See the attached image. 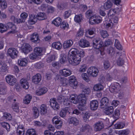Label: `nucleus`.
<instances>
[{"mask_svg":"<svg viewBox=\"0 0 135 135\" xmlns=\"http://www.w3.org/2000/svg\"><path fill=\"white\" fill-rule=\"evenodd\" d=\"M70 99L71 100V102L74 104L79 103L78 107L80 110L83 111L85 109L84 104L86 103L87 99L85 94H80L77 97L75 95L72 94L70 97Z\"/></svg>","mask_w":135,"mask_h":135,"instance_id":"obj_1","label":"nucleus"},{"mask_svg":"<svg viewBox=\"0 0 135 135\" xmlns=\"http://www.w3.org/2000/svg\"><path fill=\"white\" fill-rule=\"evenodd\" d=\"M81 61V57L80 55L75 56H70L69 60V63L74 66L78 65Z\"/></svg>","mask_w":135,"mask_h":135,"instance_id":"obj_2","label":"nucleus"},{"mask_svg":"<svg viewBox=\"0 0 135 135\" xmlns=\"http://www.w3.org/2000/svg\"><path fill=\"white\" fill-rule=\"evenodd\" d=\"M102 21V18L100 16L94 15L90 17L89 22L91 25L98 24L101 23Z\"/></svg>","mask_w":135,"mask_h":135,"instance_id":"obj_3","label":"nucleus"},{"mask_svg":"<svg viewBox=\"0 0 135 135\" xmlns=\"http://www.w3.org/2000/svg\"><path fill=\"white\" fill-rule=\"evenodd\" d=\"M120 88L119 84L118 83L115 82L110 85L109 87V90L112 93H116L119 91Z\"/></svg>","mask_w":135,"mask_h":135,"instance_id":"obj_4","label":"nucleus"},{"mask_svg":"<svg viewBox=\"0 0 135 135\" xmlns=\"http://www.w3.org/2000/svg\"><path fill=\"white\" fill-rule=\"evenodd\" d=\"M60 117L57 116L54 117L52 119V121L55 125L56 127L58 129L61 128L62 124V122L59 119Z\"/></svg>","mask_w":135,"mask_h":135,"instance_id":"obj_5","label":"nucleus"},{"mask_svg":"<svg viewBox=\"0 0 135 135\" xmlns=\"http://www.w3.org/2000/svg\"><path fill=\"white\" fill-rule=\"evenodd\" d=\"M18 52L17 50L14 48H10L7 51V54L12 59H15L17 56Z\"/></svg>","mask_w":135,"mask_h":135,"instance_id":"obj_6","label":"nucleus"},{"mask_svg":"<svg viewBox=\"0 0 135 135\" xmlns=\"http://www.w3.org/2000/svg\"><path fill=\"white\" fill-rule=\"evenodd\" d=\"M99 71L97 68L95 67H91L88 69L87 73L88 74L94 77H96L98 74Z\"/></svg>","mask_w":135,"mask_h":135,"instance_id":"obj_7","label":"nucleus"},{"mask_svg":"<svg viewBox=\"0 0 135 135\" xmlns=\"http://www.w3.org/2000/svg\"><path fill=\"white\" fill-rule=\"evenodd\" d=\"M103 42L99 38H94L93 41V47L97 49H99L103 46Z\"/></svg>","mask_w":135,"mask_h":135,"instance_id":"obj_8","label":"nucleus"},{"mask_svg":"<svg viewBox=\"0 0 135 135\" xmlns=\"http://www.w3.org/2000/svg\"><path fill=\"white\" fill-rule=\"evenodd\" d=\"M5 26L7 28V31L8 30L11 29V30L8 32L9 33H14L16 32V26L12 22H9L6 23Z\"/></svg>","mask_w":135,"mask_h":135,"instance_id":"obj_9","label":"nucleus"},{"mask_svg":"<svg viewBox=\"0 0 135 135\" xmlns=\"http://www.w3.org/2000/svg\"><path fill=\"white\" fill-rule=\"evenodd\" d=\"M6 79V82L10 85H14L16 81V79L12 75L7 76Z\"/></svg>","mask_w":135,"mask_h":135,"instance_id":"obj_10","label":"nucleus"},{"mask_svg":"<svg viewBox=\"0 0 135 135\" xmlns=\"http://www.w3.org/2000/svg\"><path fill=\"white\" fill-rule=\"evenodd\" d=\"M50 104L54 110L58 109L60 108L59 104L57 102L55 98H51L50 100Z\"/></svg>","mask_w":135,"mask_h":135,"instance_id":"obj_11","label":"nucleus"},{"mask_svg":"<svg viewBox=\"0 0 135 135\" xmlns=\"http://www.w3.org/2000/svg\"><path fill=\"white\" fill-rule=\"evenodd\" d=\"M24 46L22 49L23 52L25 54H27L32 50V47L28 44L25 43L24 44Z\"/></svg>","mask_w":135,"mask_h":135,"instance_id":"obj_12","label":"nucleus"},{"mask_svg":"<svg viewBox=\"0 0 135 135\" xmlns=\"http://www.w3.org/2000/svg\"><path fill=\"white\" fill-rule=\"evenodd\" d=\"M126 58V55L125 54H123L120 55L117 60V65L119 66L123 65L125 62V60Z\"/></svg>","mask_w":135,"mask_h":135,"instance_id":"obj_13","label":"nucleus"},{"mask_svg":"<svg viewBox=\"0 0 135 135\" xmlns=\"http://www.w3.org/2000/svg\"><path fill=\"white\" fill-rule=\"evenodd\" d=\"M104 127L103 123L101 121H99L94 124V130L96 131H100L103 129Z\"/></svg>","mask_w":135,"mask_h":135,"instance_id":"obj_14","label":"nucleus"},{"mask_svg":"<svg viewBox=\"0 0 135 135\" xmlns=\"http://www.w3.org/2000/svg\"><path fill=\"white\" fill-rule=\"evenodd\" d=\"M100 103V105L101 108H105L109 105V100L107 98H103L101 100Z\"/></svg>","mask_w":135,"mask_h":135,"instance_id":"obj_15","label":"nucleus"},{"mask_svg":"<svg viewBox=\"0 0 135 135\" xmlns=\"http://www.w3.org/2000/svg\"><path fill=\"white\" fill-rule=\"evenodd\" d=\"M113 6L112 2L111 0H107L105 2L104 5L101 6L102 8L105 10H108L111 8Z\"/></svg>","mask_w":135,"mask_h":135,"instance_id":"obj_16","label":"nucleus"},{"mask_svg":"<svg viewBox=\"0 0 135 135\" xmlns=\"http://www.w3.org/2000/svg\"><path fill=\"white\" fill-rule=\"evenodd\" d=\"M79 44V46L83 48L88 47L90 45L89 42L86 40L83 39H81L80 40Z\"/></svg>","mask_w":135,"mask_h":135,"instance_id":"obj_17","label":"nucleus"},{"mask_svg":"<svg viewBox=\"0 0 135 135\" xmlns=\"http://www.w3.org/2000/svg\"><path fill=\"white\" fill-rule=\"evenodd\" d=\"M41 76L40 74H37L33 76L32 78V82L37 84L39 83L41 80Z\"/></svg>","mask_w":135,"mask_h":135,"instance_id":"obj_18","label":"nucleus"},{"mask_svg":"<svg viewBox=\"0 0 135 135\" xmlns=\"http://www.w3.org/2000/svg\"><path fill=\"white\" fill-rule=\"evenodd\" d=\"M25 133V129L23 125H19L16 130L17 135H24Z\"/></svg>","mask_w":135,"mask_h":135,"instance_id":"obj_19","label":"nucleus"},{"mask_svg":"<svg viewBox=\"0 0 135 135\" xmlns=\"http://www.w3.org/2000/svg\"><path fill=\"white\" fill-rule=\"evenodd\" d=\"M73 42L71 40H69L65 41L63 44V48L67 49L73 45Z\"/></svg>","mask_w":135,"mask_h":135,"instance_id":"obj_20","label":"nucleus"},{"mask_svg":"<svg viewBox=\"0 0 135 135\" xmlns=\"http://www.w3.org/2000/svg\"><path fill=\"white\" fill-rule=\"evenodd\" d=\"M34 52L38 56H41L44 54L45 52V49H43L42 48L40 47H36L34 50Z\"/></svg>","mask_w":135,"mask_h":135,"instance_id":"obj_21","label":"nucleus"},{"mask_svg":"<svg viewBox=\"0 0 135 135\" xmlns=\"http://www.w3.org/2000/svg\"><path fill=\"white\" fill-rule=\"evenodd\" d=\"M31 40L33 42L35 43H38L40 39L38 38V35L37 33H33L31 36Z\"/></svg>","mask_w":135,"mask_h":135,"instance_id":"obj_22","label":"nucleus"},{"mask_svg":"<svg viewBox=\"0 0 135 135\" xmlns=\"http://www.w3.org/2000/svg\"><path fill=\"white\" fill-rule=\"evenodd\" d=\"M47 91V88L45 87H42L36 91V94L37 95H41L46 93Z\"/></svg>","mask_w":135,"mask_h":135,"instance_id":"obj_23","label":"nucleus"},{"mask_svg":"<svg viewBox=\"0 0 135 135\" xmlns=\"http://www.w3.org/2000/svg\"><path fill=\"white\" fill-rule=\"evenodd\" d=\"M59 73L65 77L70 75L71 73V71L70 70L65 69L60 70L59 71Z\"/></svg>","mask_w":135,"mask_h":135,"instance_id":"obj_24","label":"nucleus"},{"mask_svg":"<svg viewBox=\"0 0 135 135\" xmlns=\"http://www.w3.org/2000/svg\"><path fill=\"white\" fill-rule=\"evenodd\" d=\"M36 16L34 14L30 15L28 23L30 25H33L37 21V19Z\"/></svg>","mask_w":135,"mask_h":135,"instance_id":"obj_25","label":"nucleus"},{"mask_svg":"<svg viewBox=\"0 0 135 135\" xmlns=\"http://www.w3.org/2000/svg\"><path fill=\"white\" fill-rule=\"evenodd\" d=\"M98 105V102L97 100H93L90 103V109L92 110H95L97 108Z\"/></svg>","mask_w":135,"mask_h":135,"instance_id":"obj_26","label":"nucleus"},{"mask_svg":"<svg viewBox=\"0 0 135 135\" xmlns=\"http://www.w3.org/2000/svg\"><path fill=\"white\" fill-rule=\"evenodd\" d=\"M19 107V104L18 103L14 102L12 104V108L14 111L17 113H18L20 112L22 113V111L21 110H20Z\"/></svg>","mask_w":135,"mask_h":135,"instance_id":"obj_27","label":"nucleus"},{"mask_svg":"<svg viewBox=\"0 0 135 135\" xmlns=\"http://www.w3.org/2000/svg\"><path fill=\"white\" fill-rule=\"evenodd\" d=\"M91 127L88 124L83 125L80 128V131L82 132H87L91 130Z\"/></svg>","mask_w":135,"mask_h":135,"instance_id":"obj_28","label":"nucleus"},{"mask_svg":"<svg viewBox=\"0 0 135 135\" xmlns=\"http://www.w3.org/2000/svg\"><path fill=\"white\" fill-rule=\"evenodd\" d=\"M8 69V66L6 64L4 63L2 64V62L0 60V73L1 72H6Z\"/></svg>","mask_w":135,"mask_h":135,"instance_id":"obj_29","label":"nucleus"},{"mask_svg":"<svg viewBox=\"0 0 135 135\" xmlns=\"http://www.w3.org/2000/svg\"><path fill=\"white\" fill-rule=\"evenodd\" d=\"M7 87L4 84L0 83V94L3 95L6 93Z\"/></svg>","mask_w":135,"mask_h":135,"instance_id":"obj_30","label":"nucleus"},{"mask_svg":"<svg viewBox=\"0 0 135 135\" xmlns=\"http://www.w3.org/2000/svg\"><path fill=\"white\" fill-rule=\"evenodd\" d=\"M20 83L21 86L25 89H28L29 87L28 83L27 80L24 79H22L20 81Z\"/></svg>","mask_w":135,"mask_h":135,"instance_id":"obj_31","label":"nucleus"},{"mask_svg":"<svg viewBox=\"0 0 135 135\" xmlns=\"http://www.w3.org/2000/svg\"><path fill=\"white\" fill-rule=\"evenodd\" d=\"M36 18L38 20H42L46 19L47 17L45 13L40 12L37 14Z\"/></svg>","mask_w":135,"mask_h":135,"instance_id":"obj_32","label":"nucleus"},{"mask_svg":"<svg viewBox=\"0 0 135 135\" xmlns=\"http://www.w3.org/2000/svg\"><path fill=\"white\" fill-rule=\"evenodd\" d=\"M52 47L57 50H59L62 48L61 44L60 42H53L52 45Z\"/></svg>","mask_w":135,"mask_h":135,"instance_id":"obj_33","label":"nucleus"},{"mask_svg":"<svg viewBox=\"0 0 135 135\" xmlns=\"http://www.w3.org/2000/svg\"><path fill=\"white\" fill-rule=\"evenodd\" d=\"M69 83L70 85L73 87V85L74 86H75L78 84V82L76 81V78L74 76H71L70 78Z\"/></svg>","mask_w":135,"mask_h":135,"instance_id":"obj_34","label":"nucleus"},{"mask_svg":"<svg viewBox=\"0 0 135 135\" xmlns=\"http://www.w3.org/2000/svg\"><path fill=\"white\" fill-rule=\"evenodd\" d=\"M28 63V61L26 58L21 59L18 60V63L20 66H26Z\"/></svg>","mask_w":135,"mask_h":135,"instance_id":"obj_35","label":"nucleus"},{"mask_svg":"<svg viewBox=\"0 0 135 135\" xmlns=\"http://www.w3.org/2000/svg\"><path fill=\"white\" fill-rule=\"evenodd\" d=\"M45 135H64V133L62 132L58 131L55 132L54 134L50 132L49 131L46 130L44 132Z\"/></svg>","mask_w":135,"mask_h":135,"instance_id":"obj_36","label":"nucleus"},{"mask_svg":"<svg viewBox=\"0 0 135 135\" xmlns=\"http://www.w3.org/2000/svg\"><path fill=\"white\" fill-rule=\"evenodd\" d=\"M68 112V108L67 107L63 108L61 110L60 113V115L61 117L64 118L65 116L66 113Z\"/></svg>","mask_w":135,"mask_h":135,"instance_id":"obj_37","label":"nucleus"},{"mask_svg":"<svg viewBox=\"0 0 135 135\" xmlns=\"http://www.w3.org/2000/svg\"><path fill=\"white\" fill-rule=\"evenodd\" d=\"M32 98L30 94L27 95L25 97V99L23 100V103L27 104H29Z\"/></svg>","mask_w":135,"mask_h":135,"instance_id":"obj_38","label":"nucleus"},{"mask_svg":"<svg viewBox=\"0 0 135 135\" xmlns=\"http://www.w3.org/2000/svg\"><path fill=\"white\" fill-rule=\"evenodd\" d=\"M103 89V86L100 84H95L93 87L94 90L95 91H100Z\"/></svg>","mask_w":135,"mask_h":135,"instance_id":"obj_39","label":"nucleus"},{"mask_svg":"<svg viewBox=\"0 0 135 135\" xmlns=\"http://www.w3.org/2000/svg\"><path fill=\"white\" fill-rule=\"evenodd\" d=\"M82 15L81 14L76 15L74 17V21L77 22L79 23L82 20Z\"/></svg>","mask_w":135,"mask_h":135,"instance_id":"obj_40","label":"nucleus"},{"mask_svg":"<svg viewBox=\"0 0 135 135\" xmlns=\"http://www.w3.org/2000/svg\"><path fill=\"white\" fill-rule=\"evenodd\" d=\"M61 20L60 17H57L55 18L52 22V23L57 26H59L61 24Z\"/></svg>","mask_w":135,"mask_h":135,"instance_id":"obj_41","label":"nucleus"},{"mask_svg":"<svg viewBox=\"0 0 135 135\" xmlns=\"http://www.w3.org/2000/svg\"><path fill=\"white\" fill-rule=\"evenodd\" d=\"M113 111V107L110 106L106 108L105 111V113L107 115H110L112 114Z\"/></svg>","mask_w":135,"mask_h":135,"instance_id":"obj_42","label":"nucleus"},{"mask_svg":"<svg viewBox=\"0 0 135 135\" xmlns=\"http://www.w3.org/2000/svg\"><path fill=\"white\" fill-rule=\"evenodd\" d=\"M116 13L115 9L111 8L109 11L107 15L108 17H113Z\"/></svg>","mask_w":135,"mask_h":135,"instance_id":"obj_43","label":"nucleus"},{"mask_svg":"<svg viewBox=\"0 0 135 135\" xmlns=\"http://www.w3.org/2000/svg\"><path fill=\"white\" fill-rule=\"evenodd\" d=\"M120 115L119 111V110H115L114 113L113 115V117L115 119L114 121L115 122L119 118V116Z\"/></svg>","mask_w":135,"mask_h":135,"instance_id":"obj_44","label":"nucleus"},{"mask_svg":"<svg viewBox=\"0 0 135 135\" xmlns=\"http://www.w3.org/2000/svg\"><path fill=\"white\" fill-rule=\"evenodd\" d=\"M107 52L112 56H113L115 53V51L114 49L112 47H110L107 48Z\"/></svg>","mask_w":135,"mask_h":135,"instance_id":"obj_45","label":"nucleus"},{"mask_svg":"<svg viewBox=\"0 0 135 135\" xmlns=\"http://www.w3.org/2000/svg\"><path fill=\"white\" fill-rule=\"evenodd\" d=\"M130 132V130L126 129L124 130L119 131L118 133L119 135H128Z\"/></svg>","mask_w":135,"mask_h":135,"instance_id":"obj_46","label":"nucleus"},{"mask_svg":"<svg viewBox=\"0 0 135 135\" xmlns=\"http://www.w3.org/2000/svg\"><path fill=\"white\" fill-rule=\"evenodd\" d=\"M69 123L71 124H73L74 125L76 126L79 123V120L75 117H72L70 119Z\"/></svg>","mask_w":135,"mask_h":135,"instance_id":"obj_47","label":"nucleus"},{"mask_svg":"<svg viewBox=\"0 0 135 135\" xmlns=\"http://www.w3.org/2000/svg\"><path fill=\"white\" fill-rule=\"evenodd\" d=\"M33 111L34 116L35 118H37L39 115V113L37 107H33Z\"/></svg>","mask_w":135,"mask_h":135,"instance_id":"obj_48","label":"nucleus"},{"mask_svg":"<svg viewBox=\"0 0 135 135\" xmlns=\"http://www.w3.org/2000/svg\"><path fill=\"white\" fill-rule=\"evenodd\" d=\"M3 117L6 119L7 120L10 121L12 119V117L11 115L7 113H4Z\"/></svg>","mask_w":135,"mask_h":135,"instance_id":"obj_49","label":"nucleus"},{"mask_svg":"<svg viewBox=\"0 0 135 135\" xmlns=\"http://www.w3.org/2000/svg\"><path fill=\"white\" fill-rule=\"evenodd\" d=\"M114 46L117 49L119 50H122V47L120 44L119 41L117 39H115Z\"/></svg>","mask_w":135,"mask_h":135,"instance_id":"obj_50","label":"nucleus"},{"mask_svg":"<svg viewBox=\"0 0 135 135\" xmlns=\"http://www.w3.org/2000/svg\"><path fill=\"white\" fill-rule=\"evenodd\" d=\"M1 126L5 128L8 131H9L10 127L9 125L7 123L3 122L1 123Z\"/></svg>","mask_w":135,"mask_h":135,"instance_id":"obj_51","label":"nucleus"},{"mask_svg":"<svg viewBox=\"0 0 135 135\" xmlns=\"http://www.w3.org/2000/svg\"><path fill=\"white\" fill-rule=\"evenodd\" d=\"M0 6L3 9H5L7 7V3L5 0L0 1Z\"/></svg>","mask_w":135,"mask_h":135,"instance_id":"obj_52","label":"nucleus"},{"mask_svg":"<svg viewBox=\"0 0 135 135\" xmlns=\"http://www.w3.org/2000/svg\"><path fill=\"white\" fill-rule=\"evenodd\" d=\"M71 54L70 56H75L77 55H80L78 50L76 49L72 48L70 50Z\"/></svg>","mask_w":135,"mask_h":135,"instance_id":"obj_53","label":"nucleus"},{"mask_svg":"<svg viewBox=\"0 0 135 135\" xmlns=\"http://www.w3.org/2000/svg\"><path fill=\"white\" fill-rule=\"evenodd\" d=\"M124 126V124L122 122H118L115 124V128L117 129L123 128Z\"/></svg>","mask_w":135,"mask_h":135,"instance_id":"obj_54","label":"nucleus"},{"mask_svg":"<svg viewBox=\"0 0 135 135\" xmlns=\"http://www.w3.org/2000/svg\"><path fill=\"white\" fill-rule=\"evenodd\" d=\"M62 103L65 106L70 107L71 106L70 101L68 98L65 99Z\"/></svg>","mask_w":135,"mask_h":135,"instance_id":"obj_55","label":"nucleus"},{"mask_svg":"<svg viewBox=\"0 0 135 135\" xmlns=\"http://www.w3.org/2000/svg\"><path fill=\"white\" fill-rule=\"evenodd\" d=\"M26 135H36L35 130L33 129H28L26 132Z\"/></svg>","mask_w":135,"mask_h":135,"instance_id":"obj_56","label":"nucleus"},{"mask_svg":"<svg viewBox=\"0 0 135 135\" xmlns=\"http://www.w3.org/2000/svg\"><path fill=\"white\" fill-rule=\"evenodd\" d=\"M84 34L83 29V28H80L77 32L76 37H80L82 36Z\"/></svg>","mask_w":135,"mask_h":135,"instance_id":"obj_57","label":"nucleus"},{"mask_svg":"<svg viewBox=\"0 0 135 135\" xmlns=\"http://www.w3.org/2000/svg\"><path fill=\"white\" fill-rule=\"evenodd\" d=\"M81 76L83 79L86 82H88L90 81L89 75H88L87 74L84 73L82 74Z\"/></svg>","mask_w":135,"mask_h":135,"instance_id":"obj_58","label":"nucleus"},{"mask_svg":"<svg viewBox=\"0 0 135 135\" xmlns=\"http://www.w3.org/2000/svg\"><path fill=\"white\" fill-rule=\"evenodd\" d=\"M62 86H66L68 84V81L65 78H63L60 81Z\"/></svg>","mask_w":135,"mask_h":135,"instance_id":"obj_59","label":"nucleus"},{"mask_svg":"<svg viewBox=\"0 0 135 135\" xmlns=\"http://www.w3.org/2000/svg\"><path fill=\"white\" fill-rule=\"evenodd\" d=\"M82 91L83 93H84V94H89L90 92V90L88 88L85 87L84 88L82 89ZM81 94H83V93H81Z\"/></svg>","mask_w":135,"mask_h":135,"instance_id":"obj_60","label":"nucleus"},{"mask_svg":"<svg viewBox=\"0 0 135 135\" xmlns=\"http://www.w3.org/2000/svg\"><path fill=\"white\" fill-rule=\"evenodd\" d=\"M7 31V28H6L5 25H4L2 23H0V32L3 33Z\"/></svg>","mask_w":135,"mask_h":135,"instance_id":"obj_61","label":"nucleus"},{"mask_svg":"<svg viewBox=\"0 0 135 135\" xmlns=\"http://www.w3.org/2000/svg\"><path fill=\"white\" fill-rule=\"evenodd\" d=\"M44 66L43 64L41 62L36 63L34 65L35 67L37 69H40L42 68Z\"/></svg>","mask_w":135,"mask_h":135,"instance_id":"obj_62","label":"nucleus"},{"mask_svg":"<svg viewBox=\"0 0 135 135\" xmlns=\"http://www.w3.org/2000/svg\"><path fill=\"white\" fill-rule=\"evenodd\" d=\"M69 27V25L68 23L65 21H63L61 23L60 27L61 28L65 29L66 28H68Z\"/></svg>","mask_w":135,"mask_h":135,"instance_id":"obj_63","label":"nucleus"},{"mask_svg":"<svg viewBox=\"0 0 135 135\" xmlns=\"http://www.w3.org/2000/svg\"><path fill=\"white\" fill-rule=\"evenodd\" d=\"M55 56L54 55H51L49 56L47 59V62L50 63L55 59Z\"/></svg>","mask_w":135,"mask_h":135,"instance_id":"obj_64","label":"nucleus"}]
</instances>
